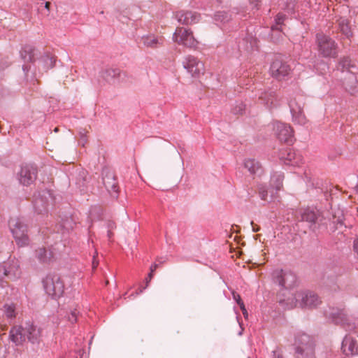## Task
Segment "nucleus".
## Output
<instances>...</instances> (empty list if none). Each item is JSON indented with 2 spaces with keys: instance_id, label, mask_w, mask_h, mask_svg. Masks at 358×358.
Masks as SVG:
<instances>
[{
  "instance_id": "7c9ffc66",
  "label": "nucleus",
  "mask_w": 358,
  "mask_h": 358,
  "mask_svg": "<svg viewBox=\"0 0 358 358\" xmlns=\"http://www.w3.org/2000/svg\"><path fill=\"white\" fill-rule=\"evenodd\" d=\"M213 19L216 22L225 24L231 20V15L228 11L220 10L215 13Z\"/></svg>"
},
{
  "instance_id": "b1692460",
  "label": "nucleus",
  "mask_w": 358,
  "mask_h": 358,
  "mask_svg": "<svg viewBox=\"0 0 358 358\" xmlns=\"http://www.w3.org/2000/svg\"><path fill=\"white\" fill-rule=\"evenodd\" d=\"M25 338L32 344H39L41 338V329L34 324H28L24 329Z\"/></svg>"
},
{
  "instance_id": "e2e57ef3",
  "label": "nucleus",
  "mask_w": 358,
  "mask_h": 358,
  "mask_svg": "<svg viewBox=\"0 0 358 358\" xmlns=\"http://www.w3.org/2000/svg\"><path fill=\"white\" fill-rule=\"evenodd\" d=\"M43 4V3H41V5L38 8V10H40L41 9V7L42 6V5Z\"/></svg>"
},
{
  "instance_id": "2f4dec72",
  "label": "nucleus",
  "mask_w": 358,
  "mask_h": 358,
  "mask_svg": "<svg viewBox=\"0 0 358 358\" xmlns=\"http://www.w3.org/2000/svg\"><path fill=\"white\" fill-rule=\"evenodd\" d=\"M142 41L145 46L151 48H156L158 45L161 44L158 38L154 35L143 36Z\"/></svg>"
},
{
  "instance_id": "1a4fd4ad",
  "label": "nucleus",
  "mask_w": 358,
  "mask_h": 358,
  "mask_svg": "<svg viewBox=\"0 0 358 358\" xmlns=\"http://www.w3.org/2000/svg\"><path fill=\"white\" fill-rule=\"evenodd\" d=\"M336 29L337 38L341 42L348 41L349 44L352 42L354 37V32L350 24V20L345 17L340 16L336 20Z\"/></svg>"
},
{
  "instance_id": "0e129e2a",
  "label": "nucleus",
  "mask_w": 358,
  "mask_h": 358,
  "mask_svg": "<svg viewBox=\"0 0 358 358\" xmlns=\"http://www.w3.org/2000/svg\"><path fill=\"white\" fill-rule=\"evenodd\" d=\"M58 131H59V129H58L57 127H56V128L55 129V132H57Z\"/></svg>"
},
{
  "instance_id": "39448f33",
  "label": "nucleus",
  "mask_w": 358,
  "mask_h": 358,
  "mask_svg": "<svg viewBox=\"0 0 358 358\" xmlns=\"http://www.w3.org/2000/svg\"><path fill=\"white\" fill-rule=\"evenodd\" d=\"M325 316L336 325H340L346 331L355 329V322L347 315L345 309L338 308H330L329 311H325Z\"/></svg>"
},
{
  "instance_id": "49530a36",
  "label": "nucleus",
  "mask_w": 358,
  "mask_h": 358,
  "mask_svg": "<svg viewBox=\"0 0 358 358\" xmlns=\"http://www.w3.org/2000/svg\"><path fill=\"white\" fill-rule=\"evenodd\" d=\"M232 296H233V299L236 301V302L237 303V304L241 302L242 300L241 296L239 294H238L237 292H232Z\"/></svg>"
},
{
  "instance_id": "f257e3e1",
  "label": "nucleus",
  "mask_w": 358,
  "mask_h": 358,
  "mask_svg": "<svg viewBox=\"0 0 358 358\" xmlns=\"http://www.w3.org/2000/svg\"><path fill=\"white\" fill-rule=\"evenodd\" d=\"M46 294L53 299H59L64 293V283L61 276L55 273H48L42 280Z\"/></svg>"
},
{
  "instance_id": "393cba45",
  "label": "nucleus",
  "mask_w": 358,
  "mask_h": 358,
  "mask_svg": "<svg viewBox=\"0 0 358 358\" xmlns=\"http://www.w3.org/2000/svg\"><path fill=\"white\" fill-rule=\"evenodd\" d=\"M9 337L16 345H22L25 341L24 329L20 326L12 327L9 332Z\"/></svg>"
},
{
  "instance_id": "423d86ee",
  "label": "nucleus",
  "mask_w": 358,
  "mask_h": 358,
  "mask_svg": "<svg viewBox=\"0 0 358 358\" xmlns=\"http://www.w3.org/2000/svg\"><path fill=\"white\" fill-rule=\"evenodd\" d=\"M271 275L273 282L283 289H290L296 285V275L290 270L275 269Z\"/></svg>"
},
{
  "instance_id": "de8ad7c7",
  "label": "nucleus",
  "mask_w": 358,
  "mask_h": 358,
  "mask_svg": "<svg viewBox=\"0 0 358 358\" xmlns=\"http://www.w3.org/2000/svg\"><path fill=\"white\" fill-rule=\"evenodd\" d=\"M353 251L358 255V236L353 241Z\"/></svg>"
},
{
  "instance_id": "9d476101",
  "label": "nucleus",
  "mask_w": 358,
  "mask_h": 358,
  "mask_svg": "<svg viewBox=\"0 0 358 358\" xmlns=\"http://www.w3.org/2000/svg\"><path fill=\"white\" fill-rule=\"evenodd\" d=\"M294 351H303L306 352L308 358H312L313 350H315V343L313 338L305 333H299L295 336Z\"/></svg>"
},
{
  "instance_id": "ddd939ff",
  "label": "nucleus",
  "mask_w": 358,
  "mask_h": 358,
  "mask_svg": "<svg viewBox=\"0 0 358 358\" xmlns=\"http://www.w3.org/2000/svg\"><path fill=\"white\" fill-rule=\"evenodd\" d=\"M20 265L17 260H8L0 265V286H3L4 278L14 280L20 274Z\"/></svg>"
},
{
  "instance_id": "4be33fe9",
  "label": "nucleus",
  "mask_w": 358,
  "mask_h": 358,
  "mask_svg": "<svg viewBox=\"0 0 358 358\" xmlns=\"http://www.w3.org/2000/svg\"><path fill=\"white\" fill-rule=\"evenodd\" d=\"M244 166L254 178L255 176L261 177L264 173L263 166L260 162L255 159L249 158L245 159Z\"/></svg>"
},
{
  "instance_id": "dca6fc26",
  "label": "nucleus",
  "mask_w": 358,
  "mask_h": 358,
  "mask_svg": "<svg viewBox=\"0 0 358 358\" xmlns=\"http://www.w3.org/2000/svg\"><path fill=\"white\" fill-rule=\"evenodd\" d=\"M101 77L107 83L114 82L115 80H123L128 76L127 71H122L117 67L106 66L100 72Z\"/></svg>"
},
{
  "instance_id": "09e8293b",
  "label": "nucleus",
  "mask_w": 358,
  "mask_h": 358,
  "mask_svg": "<svg viewBox=\"0 0 358 358\" xmlns=\"http://www.w3.org/2000/svg\"><path fill=\"white\" fill-rule=\"evenodd\" d=\"M335 269L338 270V272L336 273V275L335 276H332V275L330 276V278H333V280L336 278L338 276H340V275H342V269L341 268L335 267ZM328 278H329V276H328Z\"/></svg>"
},
{
  "instance_id": "4468645a",
  "label": "nucleus",
  "mask_w": 358,
  "mask_h": 358,
  "mask_svg": "<svg viewBox=\"0 0 358 358\" xmlns=\"http://www.w3.org/2000/svg\"><path fill=\"white\" fill-rule=\"evenodd\" d=\"M102 180L110 195L117 199L119 196L120 187L115 172L108 169L103 170Z\"/></svg>"
},
{
  "instance_id": "3c124183",
  "label": "nucleus",
  "mask_w": 358,
  "mask_h": 358,
  "mask_svg": "<svg viewBox=\"0 0 358 358\" xmlns=\"http://www.w3.org/2000/svg\"><path fill=\"white\" fill-rule=\"evenodd\" d=\"M273 358H284L282 353L279 351H273Z\"/></svg>"
},
{
  "instance_id": "5701e85b",
  "label": "nucleus",
  "mask_w": 358,
  "mask_h": 358,
  "mask_svg": "<svg viewBox=\"0 0 358 358\" xmlns=\"http://www.w3.org/2000/svg\"><path fill=\"white\" fill-rule=\"evenodd\" d=\"M35 257L41 264H50L55 261L53 251L45 247L36 249L35 250Z\"/></svg>"
},
{
  "instance_id": "bb28decb",
  "label": "nucleus",
  "mask_w": 358,
  "mask_h": 358,
  "mask_svg": "<svg viewBox=\"0 0 358 358\" xmlns=\"http://www.w3.org/2000/svg\"><path fill=\"white\" fill-rule=\"evenodd\" d=\"M320 216L318 210L310 209L309 208L303 210L301 214V220L309 222L311 224H315Z\"/></svg>"
},
{
  "instance_id": "6ab92c4d",
  "label": "nucleus",
  "mask_w": 358,
  "mask_h": 358,
  "mask_svg": "<svg viewBox=\"0 0 358 358\" xmlns=\"http://www.w3.org/2000/svg\"><path fill=\"white\" fill-rule=\"evenodd\" d=\"M301 297V306L302 308H314L321 303L318 295L310 291H306L299 294Z\"/></svg>"
},
{
  "instance_id": "ea45409f",
  "label": "nucleus",
  "mask_w": 358,
  "mask_h": 358,
  "mask_svg": "<svg viewBox=\"0 0 358 358\" xmlns=\"http://www.w3.org/2000/svg\"><path fill=\"white\" fill-rule=\"evenodd\" d=\"M245 110V105L243 103L236 106L233 109L232 112L234 114H242L243 111Z\"/></svg>"
},
{
  "instance_id": "c9c22d12",
  "label": "nucleus",
  "mask_w": 358,
  "mask_h": 358,
  "mask_svg": "<svg viewBox=\"0 0 358 358\" xmlns=\"http://www.w3.org/2000/svg\"><path fill=\"white\" fill-rule=\"evenodd\" d=\"M5 315L8 318L15 317V305L14 303L3 306Z\"/></svg>"
},
{
  "instance_id": "473e14b6",
  "label": "nucleus",
  "mask_w": 358,
  "mask_h": 358,
  "mask_svg": "<svg viewBox=\"0 0 358 358\" xmlns=\"http://www.w3.org/2000/svg\"><path fill=\"white\" fill-rule=\"evenodd\" d=\"M31 69V66L29 64H24L22 66V70L24 73V78L26 80V83L27 85H33V87H35L39 84V80L36 78L35 74L33 75V76L31 78V79H29L28 73Z\"/></svg>"
},
{
  "instance_id": "13d9d810",
  "label": "nucleus",
  "mask_w": 358,
  "mask_h": 358,
  "mask_svg": "<svg viewBox=\"0 0 358 358\" xmlns=\"http://www.w3.org/2000/svg\"><path fill=\"white\" fill-rule=\"evenodd\" d=\"M157 266H157V264H152V265L150 266V271L154 273V271L156 270V268H157Z\"/></svg>"
},
{
  "instance_id": "a19ab883",
  "label": "nucleus",
  "mask_w": 358,
  "mask_h": 358,
  "mask_svg": "<svg viewBox=\"0 0 358 358\" xmlns=\"http://www.w3.org/2000/svg\"><path fill=\"white\" fill-rule=\"evenodd\" d=\"M152 277H153V272L150 271V273L148 275V278H146V286L144 287H139L138 288V291L136 292L137 294H139V293H141L143 292V290L145 289V287L148 286V282L151 280Z\"/></svg>"
},
{
  "instance_id": "f704fd0d",
  "label": "nucleus",
  "mask_w": 358,
  "mask_h": 358,
  "mask_svg": "<svg viewBox=\"0 0 358 358\" xmlns=\"http://www.w3.org/2000/svg\"><path fill=\"white\" fill-rule=\"evenodd\" d=\"M257 192L262 200L267 201L268 189L265 184L258 183L257 185Z\"/></svg>"
},
{
  "instance_id": "338daca9",
  "label": "nucleus",
  "mask_w": 358,
  "mask_h": 358,
  "mask_svg": "<svg viewBox=\"0 0 358 358\" xmlns=\"http://www.w3.org/2000/svg\"><path fill=\"white\" fill-rule=\"evenodd\" d=\"M77 358V357H76Z\"/></svg>"
},
{
  "instance_id": "7ed1b4c3",
  "label": "nucleus",
  "mask_w": 358,
  "mask_h": 358,
  "mask_svg": "<svg viewBox=\"0 0 358 358\" xmlns=\"http://www.w3.org/2000/svg\"><path fill=\"white\" fill-rule=\"evenodd\" d=\"M315 43L320 55L323 57H337L338 44L329 36L322 32L317 33L315 35Z\"/></svg>"
},
{
  "instance_id": "0eeeda50",
  "label": "nucleus",
  "mask_w": 358,
  "mask_h": 358,
  "mask_svg": "<svg viewBox=\"0 0 358 358\" xmlns=\"http://www.w3.org/2000/svg\"><path fill=\"white\" fill-rule=\"evenodd\" d=\"M38 173V169L36 164L24 163L21 164L20 169L17 173V178L20 184L28 187L36 182Z\"/></svg>"
},
{
  "instance_id": "aec40b11",
  "label": "nucleus",
  "mask_w": 358,
  "mask_h": 358,
  "mask_svg": "<svg viewBox=\"0 0 358 358\" xmlns=\"http://www.w3.org/2000/svg\"><path fill=\"white\" fill-rule=\"evenodd\" d=\"M341 350L346 356H358V345L352 336H345L341 343Z\"/></svg>"
},
{
  "instance_id": "9b49d317",
  "label": "nucleus",
  "mask_w": 358,
  "mask_h": 358,
  "mask_svg": "<svg viewBox=\"0 0 358 358\" xmlns=\"http://www.w3.org/2000/svg\"><path fill=\"white\" fill-rule=\"evenodd\" d=\"M289 106L294 123L304 125L307 122V118L303 113L304 102L302 98H294L289 102Z\"/></svg>"
},
{
  "instance_id": "c756f323",
  "label": "nucleus",
  "mask_w": 358,
  "mask_h": 358,
  "mask_svg": "<svg viewBox=\"0 0 358 358\" xmlns=\"http://www.w3.org/2000/svg\"><path fill=\"white\" fill-rule=\"evenodd\" d=\"M284 173L275 172L271 178V185L275 189L276 191H279L283 186Z\"/></svg>"
},
{
  "instance_id": "bf43d9fd",
  "label": "nucleus",
  "mask_w": 358,
  "mask_h": 358,
  "mask_svg": "<svg viewBox=\"0 0 358 358\" xmlns=\"http://www.w3.org/2000/svg\"><path fill=\"white\" fill-rule=\"evenodd\" d=\"M241 311L243 313V315H244V317L246 318L248 317L247 310L245 309V310H241Z\"/></svg>"
},
{
  "instance_id": "603ef678",
  "label": "nucleus",
  "mask_w": 358,
  "mask_h": 358,
  "mask_svg": "<svg viewBox=\"0 0 358 358\" xmlns=\"http://www.w3.org/2000/svg\"><path fill=\"white\" fill-rule=\"evenodd\" d=\"M99 265V261L96 259V257L94 255L92 262V268L96 269Z\"/></svg>"
},
{
  "instance_id": "5fc2aeb1",
  "label": "nucleus",
  "mask_w": 358,
  "mask_h": 358,
  "mask_svg": "<svg viewBox=\"0 0 358 358\" xmlns=\"http://www.w3.org/2000/svg\"><path fill=\"white\" fill-rule=\"evenodd\" d=\"M334 222L336 223V228H338L339 227H341L343 225V222L340 218L337 219L336 221H334Z\"/></svg>"
},
{
  "instance_id": "f8f14e48",
  "label": "nucleus",
  "mask_w": 358,
  "mask_h": 358,
  "mask_svg": "<svg viewBox=\"0 0 358 358\" xmlns=\"http://www.w3.org/2000/svg\"><path fill=\"white\" fill-rule=\"evenodd\" d=\"M279 159L289 166H300L303 163V156L289 147L280 150Z\"/></svg>"
},
{
  "instance_id": "052dcab7",
  "label": "nucleus",
  "mask_w": 358,
  "mask_h": 358,
  "mask_svg": "<svg viewBox=\"0 0 358 358\" xmlns=\"http://www.w3.org/2000/svg\"><path fill=\"white\" fill-rule=\"evenodd\" d=\"M334 1L338 3H341L342 1L348 2L349 0H334Z\"/></svg>"
},
{
  "instance_id": "8fccbe9b",
  "label": "nucleus",
  "mask_w": 358,
  "mask_h": 358,
  "mask_svg": "<svg viewBox=\"0 0 358 358\" xmlns=\"http://www.w3.org/2000/svg\"><path fill=\"white\" fill-rule=\"evenodd\" d=\"M271 30L272 31H282V26H280V25H277V24H274L271 26Z\"/></svg>"
},
{
  "instance_id": "6e6552de",
  "label": "nucleus",
  "mask_w": 358,
  "mask_h": 358,
  "mask_svg": "<svg viewBox=\"0 0 358 358\" xmlns=\"http://www.w3.org/2000/svg\"><path fill=\"white\" fill-rule=\"evenodd\" d=\"M173 38L178 44L182 45L189 48L196 49L199 45V42L194 37L191 29L184 27H177L173 34Z\"/></svg>"
},
{
  "instance_id": "2eb2a0df",
  "label": "nucleus",
  "mask_w": 358,
  "mask_h": 358,
  "mask_svg": "<svg viewBox=\"0 0 358 358\" xmlns=\"http://www.w3.org/2000/svg\"><path fill=\"white\" fill-rule=\"evenodd\" d=\"M275 131V135L280 142H284L287 144L294 142V130L290 125L280 122H276Z\"/></svg>"
},
{
  "instance_id": "a211bd4d",
  "label": "nucleus",
  "mask_w": 358,
  "mask_h": 358,
  "mask_svg": "<svg viewBox=\"0 0 358 358\" xmlns=\"http://www.w3.org/2000/svg\"><path fill=\"white\" fill-rule=\"evenodd\" d=\"M178 22L185 25H191L199 22L201 15L191 10H179L176 13Z\"/></svg>"
},
{
  "instance_id": "4c0bfd02",
  "label": "nucleus",
  "mask_w": 358,
  "mask_h": 358,
  "mask_svg": "<svg viewBox=\"0 0 358 358\" xmlns=\"http://www.w3.org/2000/svg\"><path fill=\"white\" fill-rule=\"evenodd\" d=\"M287 16L285 14L282 13H278L275 17V23L277 24V25L282 26Z\"/></svg>"
},
{
  "instance_id": "58836bf2",
  "label": "nucleus",
  "mask_w": 358,
  "mask_h": 358,
  "mask_svg": "<svg viewBox=\"0 0 358 358\" xmlns=\"http://www.w3.org/2000/svg\"><path fill=\"white\" fill-rule=\"evenodd\" d=\"M78 314L79 312L76 309L72 310L68 315V320L72 324L77 322Z\"/></svg>"
},
{
  "instance_id": "680f3d73",
  "label": "nucleus",
  "mask_w": 358,
  "mask_h": 358,
  "mask_svg": "<svg viewBox=\"0 0 358 358\" xmlns=\"http://www.w3.org/2000/svg\"><path fill=\"white\" fill-rule=\"evenodd\" d=\"M283 301H284V300H282V299H280V300H279V303H283Z\"/></svg>"
},
{
  "instance_id": "e433bc0d",
  "label": "nucleus",
  "mask_w": 358,
  "mask_h": 358,
  "mask_svg": "<svg viewBox=\"0 0 358 358\" xmlns=\"http://www.w3.org/2000/svg\"><path fill=\"white\" fill-rule=\"evenodd\" d=\"M87 133L88 131L85 129H81L79 131L78 144L83 147H85L88 142V138L87 136Z\"/></svg>"
},
{
  "instance_id": "6e6d98bb",
  "label": "nucleus",
  "mask_w": 358,
  "mask_h": 358,
  "mask_svg": "<svg viewBox=\"0 0 358 358\" xmlns=\"http://www.w3.org/2000/svg\"><path fill=\"white\" fill-rule=\"evenodd\" d=\"M238 305L239 306V307H240L241 310H245V306L243 301H241V302H239L238 303Z\"/></svg>"
},
{
  "instance_id": "412c9836",
  "label": "nucleus",
  "mask_w": 358,
  "mask_h": 358,
  "mask_svg": "<svg viewBox=\"0 0 358 358\" xmlns=\"http://www.w3.org/2000/svg\"><path fill=\"white\" fill-rule=\"evenodd\" d=\"M337 70L341 72H348L352 75L358 73V67L356 62L348 56H343L339 59L337 66Z\"/></svg>"
},
{
  "instance_id": "c03bdc74",
  "label": "nucleus",
  "mask_w": 358,
  "mask_h": 358,
  "mask_svg": "<svg viewBox=\"0 0 358 358\" xmlns=\"http://www.w3.org/2000/svg\"><path fill=\"white\" fill-rule=\"evenodd\" d=\"M106 224L108 230H113L116 228V224L113 220H108Z\"/></svg>"
},
{
  "instance_id": "20e7f679",
  "label": "nucleus",
  "mask_w": 358,
  "mask_h": 358,
  "mask_svg": "<svg viewBox=\"0 0 358 358\" xmlns=\"http://www.w3.org/2000/svg\"><path fill=\"white\" fill-rule=\"evenodd\" d=\"M290 65L286 62L282 55H275L270 65L271 76L278 81L287 80L292 73Z\"/></svg>"
},
{
  "instance_id": "79ce46f5",
  "label": "nucleus",
  "mask_w": 358,
  "mask_h": 358,
  "mask_svg": "<svg viewBox=\"0 0 358 358\" xmlns=\"http://www.w3.org/2000/svg\"><path fill=\"white\" fill-rule=\"evenodd\" d=\"M249 2L253 8L259 10L261 6V0H249Z\"/></svg>"
},
{
  "instance_id": "f03ea898",
  "label": "nucleus",
  "mask_w": 358,
  "mask_h": 358,
  "mask_svg": "<svg viewBox=\"0 0 358 358\" xmlns=\"http://www.w3.org/2000/svg\"><path fill=\"white\" fill-rule=\"evenodd\" d=\"M8 224L17 245L19 247L27 246L30 239L27 224L21 218L12 217L9 220Z\"/></svg>"
},
{
  "instance_id": "4d7b16f0",
  "label": "nucleus",
  "mask_w": 358,
  "mask_h": 358,
  "mask_svg": "<svg viewBox=\"0 0 358 358\" xmlns=\"http://www.w3.org/2000/svg\"><path fill=\"white\" fill-rule=\"evenodd\" d=\"M112 231L113 230H108L107 236L109 240H110L114 235Z\"/></svg>"
},
{
  "instance_id": "c85d7f7f",
  "label": "nucleus",
  "mask_w": 358,
  "mask_h": 358,
  "mask_svg": "<svg viewBox=\"0 0 358 358\" xmlns=\"http://www.w3.org/2000/svg\"><path fill=\"white\" fill-rule=\"evenodd\" d=\"M259 99L267 106H271L277 101V95L275 91L268 90L261 93Z\"/></svg>"
},
{
  "instance_id": "a18cd8bd",
  "label": "nucleus",
  "mask_w": 358,
  "mask_h": 358,
  "mask_svg": "<svg viewBox=\"0 0 358 358\" xmlns=\"http://www.w3.org/2000/svg\"><path fill=\"white\" fill-rule=\"evenodd\" d=\"M50 6H51V3L50 1H46L44 3V8L46 10V13L45 15L46 16H49V15L50 13Z\"/></svg>"
},
{
  "instance_id": "cd10ccee",
  "label": "nucleus",
  "mask_w": 358,
  "mask_h": 358,
  "mask_svg": "<svg viewBox=\"0 0 358 358\" xmlns=\"http://www.w3.org/2000/svg\"><path fill=\"white\" fill-rule=\"evenodd\" d=\"M343 87L351 95L357 94L358 93V81L355 75H352L348 79H345Z\"/></svg>"
},
{
  "instance_id": "72a5a7b5",
  "label": "nucleus",
  "mask_w": 358,
  "mask_h": 358,
  "mask_svg": "<svg viewBox=\"0 0 358 358\" xmlns=\"http://www.w3.org/2000/svg\"><path fill=\"white\" fill-rule=\"evenodd\" d=\"M56 58V56L50 54V52L45 53L42 57V60L44 62L45 67L47 69L53 68L55 66Z\"/></svg>"
},
{
  "instance_id": "69168bd1",
  "label": "nucleus",
  "mask_w": 358,
  "mask_h": 358,
  "mask_svg": "<svg viewBox=\"0 0 358 358\" xmlns=\"http://www.w3.org/2000/svg\"><path fill=\"white\" fill-rule=\"evenodd\" d=\"M109 283L108 280L106 281V285H108Z\"/></svg>"
},
{
  "instance_id": "864d4df0",
  "label": "nucleus",
  "mask_w": 358,
  "mask_h": 358,
  "mask_svg": "<svg viewBox=\"0 0 358 358\" xmlns=\"http://www.w3.org/2000/svg\"><path fill=\"white\" fill-rule=\"evenodd\" d=\"M251 224L252 225V231L254 232L259 231L260 230V227L257 224H255L252 221L251 222Z\"/></svg>"
},
{
  "instance_id": "a878e982",
  "label": "nucleus",
  "mask_w": 358,
  "mask_h": 358,
  "mask_svg": "<svg viewBox=\"0 0 358 358\" xmlns=\"http://www.w3.org/2000/svg\"><path fill=\"white\" fill-rule=\"evenodd\" d=\"M35 51V46L30 44H25L22 47L20 55L25 62L34 64L36 61Z\"/></svg>"
},
{
  "instance_id": "37998d69",
  "label": "nucleus",
  "mask_w": 358,
  "mask_h": 358,
  "mask_svg": "<svg viewBox=\"0 0 358 358\" xmlns=\"http://www.w3.org/2000/svg\"><path fill=\"white\" fill-rule=\"evenodd\" d=\"M297 0H286L285 4L287 9H294V6Z\"/></svg>"
},
{
  "instance_id": "f3484780",
  "label": "nucleus",
  "mask_w": 358,
  "mask_h": 358,
  "mask_svg": "<svg viewBox=\"0 0 358 358\" xmlns=\"http://www.w3.org/2000/svg\"><path fill=\"white\" fill-rule=\"evenodd\" d=\"M183 66L193 77H199L203 73V64L194 56H187L183 62Z\"/></svg>"
}]
</instances>
